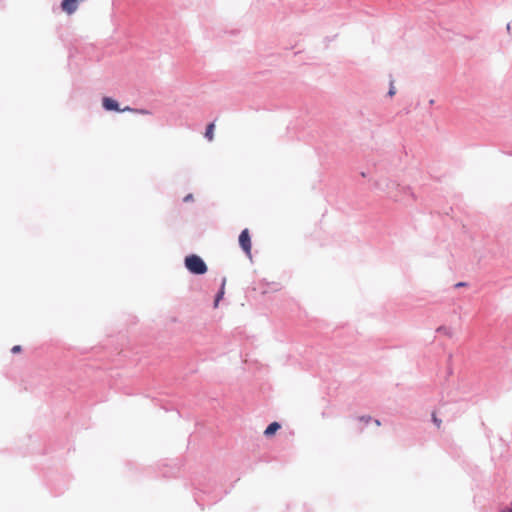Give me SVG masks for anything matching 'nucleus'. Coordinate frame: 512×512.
Returning a JSON list of instances; mask_svg holds the SVG:
<instances>
[{
  "mask_svg": "<svg viewBox=\"0 0 512 512\" xmlns=\"http://www.w3.org/2000/svg\"><path fill=\"white\" fill-rule=\"evenodd\" d=\"M185 267L193 274L202 275L207 272V265L198 255L192 254L185 258Z\"/></svg>",
  "mask_w": 512,
  "mask_h": 512,
  "instance_id": "nucleus-1",
  "label": "nucleus"
},
{
  "mask_svg": "<svg viewBox=\"0 0 512 512\" xmlns=\"http://www.w3.org/2000/svg\"><path fill=\"white\" fill-rule=\"evenodd\" d=\"M239 245L247 256H251V237L248 229H244L239 235Z\"/></svg>",
  "mask_w": 512,
  "mask_h": 512,
  "instance_id": "nucleus-2",
  "label": "nucleus"
},
{
  "mask_svg": "<svg viewBox=\"0 0 512 512\" xmlns=\"http://www.w3.org/2000/svg\"><path fill=\"white\" fill-rule=\"evenodd\" d=\"M102 105L106 110L120 111L117 101H115L114 99H112L110 97H104L102 100Z\"/></svg>",
  "mask_w": 512,
  "mask_h": 512,
  "instance_id": "nucleus-3",
  "label": "nucleus"
},
{
  "mask_svg": "<svg viewBox=\"0 0 512 512\" xmlns=\"http://www.w3.org/2000/svg\"><path fill=\"white\" fill-rule=\"evenodd\" d=\"M280 429V424L278 422H272L268 425V427L265 429L264 434L267 437L272 436Z\"/></svg>",
  "mask_w": 512,
  "mask_h": 512,
  "instance_id": "nucleus-4",
  "label": "nucleus"
},
{
  "mask_svg": "<svg viewBox=\"0 0 512 512\" xmlns=\"http://www.w3.org/2000/svg\"><path fill=\"white\" fill-rule=\"evenodd\" d=\"M214 128H215V125L214 123H210L207 128H206V132H205V137L209 140V141H212L213 138H214Z\"/></svg>",
  "mask_w": 512,
  "mask_h": 512,
  "instance_id": "nucleus-5",
  "label": "nucleus"
},
{
  "mask_svg": "<svg viewBox=\"0 0 512 512\" xmlns=\"http://www.w3.org/2000/svg\"><path fill=\"white\" fill-rule=\"evenodd\" d=\"M432 421L438 429L441 428L442 420L437 417L435 412L432 413Z\"/></svg>",
  "mask_w": 512,
  "mask_h": 512,
  "instance_id": "nucleus-6",
  "label": "nucleus"
},
{
  "mask_svg": "<svg viewBox=\"0 0 512 512\" xmlns=\"http://www.w3.org/2000/svg\"><path fill=\"white\" fill-rule=\"evenodd\" d=\"M120 111H122V112H125V111H132V112H138V113H141V114H148V112H147V111H145V110H135V109H132V108H130V107H128V106H127V107H125V108H123V109H120Z\"/></svg>",
  "mask_w": 512,
  "mask_h": 512,
  "instance_id": "nucleus-7",
  "label": "nucleus"
},
{
  "mask_svg": "<svg viewBox=\"0 0 512 512\" xmlns=\"http://www.w3.org/2000/svg\"><path fill=\"white\" fill-rule=\"evenodd\" d=\"M224 294V284L222 285V289L221 291L218 293V295L216 296V299H215V303H214V306L217 307L218 306V303L220 301V299L222 298Z\"/></svg>",
  "mask_w": 512,
  "mask_h": 512,
  "instance_id": "nucleus-8",
  "label": "nucleus"
},
{
  "mask_svg": "<svg viewBox=\"0 0 512 512\" xmlns=\"http://www.w3.org/2000/svg\"><path fill=\"white\" fill-rule=\"evenodd\" d=\"M395 93H396L395 87L393 86V83H391V85H390V89H389V91H388V95H389L390 97H392V96H394V95H395Z\"/></svg>",
  "mask_w": 512,
  "mask_h": 512,
  "instance_id": "nucleus-9",
  "label": "nucleus"
},
{
  "mask_svg": "<svg viewBox=\"0 0 512 512\" xmlns=\"http://www.w3.org/2000/svg\"><path fill=\"white\" fill-rule=\"evenodd\" d=\"M20 351H21V346L20 345H15L11 349V352L14 353V354L15 353H19Z\"/></svg>",
  "mask_w": 512,
  "mask_h": 512,
  "instance_id": "nucleus-10",
  "label": "nucleus"
},
{
  "mask_svg": "<svg viewBox=\"0 0 512 512\" xmlns=\"http://www.w3.org/2000/svg\"><path fill=\"white\" fill-rule=\"evenodd\" d=\"M184 202H188V201H192L193 200V195L192 194H188L187 196L184 197Z\"/></svg>",
  "mask_w": 512,
  "mask_h": 512,
  "instance_id": "nucleus-11",
  "label": "nucleus"
},
{
  "mask_svg": "<svg viewBox=\"0 0 512 512\" xmlns=\"http://www.w3.org/2000/svg\"><path fill=\"white\" fill-rule=\"evenodd\" d=\"M360 420L364 421L365 423H368L371 420V418L369 416H362L360 417Z\"/></svg>",
  "mask_w": 512,
  "mask_h": 512,
  "instance_id": "nucleus-12",
  "label": "nucleus"
},
{
  "mask_svg": "<svg viewBox=\"0 0 512 512\" xmlns=\"http://www.w3.org/2000/svg\"><path fill=\"white\" fill-rule=\"evenodd\" d=\"M375 424H376L377 426H380V425H381L380 421H379V420H377V419L375 420Z\"/></svg>",
  "mask_w": 512,
  "mask_h": 512,
  "instance_id": "nucleus-13",
  "label": "nucleus"
},
{
  "mask_svg": "<svg viewBox=\"0 0 512 512\" xmlns=\"http://www.w3.org/2000/svg\"><path fill=\"white\" fill-rule=\"evenodd\" d=\"M456 286H464V283H458Z\"/></svg>",
  "mask_w": 512,
  "mask_h": 512,
  "instance_id": "nucleus-14",
  "label": "nucleus"
},
{
  "mask_svg": "<svg viewBox=\"0 0 512 512\" xmlns=\"http://www.w3.org/2000/svg\"><path fill=\"white\" fill-rule=\"evenodd\" d=\"M509 512H512V508L509 510Z\"/></svg>",
  "mask_w": 512,
  "mask_h": 512,
  "instance_id": "nucleus-15",
  "label": "nucleus"
}]
</instances>
